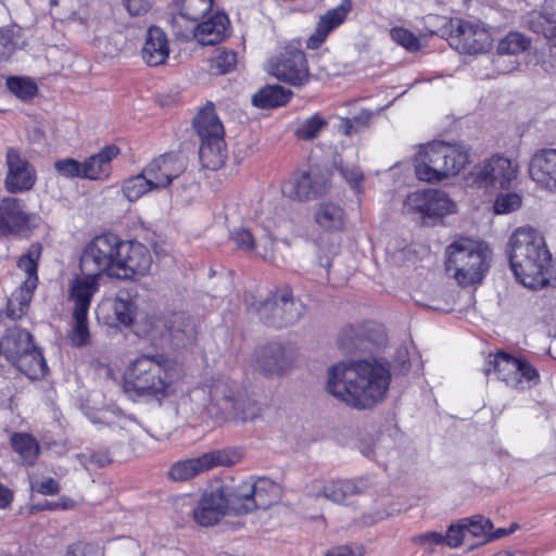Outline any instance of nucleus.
I'll use <instances>...</instances> for the list:
<instances>
[{"label": "nucleus", "mask_w": 556, "mask_h": 556, "mask_svg": "<svg viewBox=\"0 0 556 556\" xmlns=\"http://www.w3.org/2000/svg\"><path fill=\"white\" fill-rule=\"evenodd\" d=\"M391 381L388 367L366 359L332 365L327 391L356 409L372 408L387 393Z\"/></svg>", "instance_id": "f257e3e1"}, {"label": "nucleus", "mask_w": 556, "mask_h": 556, "mask_svg": "<svg viewBox=\"0 0 556 556\" xmlns=\"http://www.w3.org/2000/svg\"><path fill=\"white\" fill-rule=\"evenodd\" d=\"M173 368L161 355L142 354L134 359L122 377V389L134 401L162 402L175 392Z\"/></svg>", "instance_id": "f03ea898"}, {"label": "nucleus", "mask_w": 556, "mask_h": 556, "mask_svg": "<svg viewBox=\"0 0 556 556\" xmlns=\"http://www.w3.org/2000/svg\"><path fill=\"white\" fill-rule=\"evenodd\" d=\"M135 333L154 348L184 349L194 344L197 326L184 312L147 314L135 325Z\"/></svg>", "instance_id": "7ed1b4c3"}, {"label": "nucleus", "mask_w": 556, "mask_h": 556, "mask_svg": "<svg viewBox=\"0 0 556 556\" xmlns=\"http://www.w3.org/2000/svg\"><path fill=\"white\" fill-rule=\"evenodd\" d=\"M243 303L248 311L257 313L264 325L275 329L293 326L305 312V305L287 283L271 289L263 301L251 292L244 293Z\"/></svg>", "instance_id": "20e7f679"}, {"label": "nucleus", "mask_w": 556, "mask_h": 556, "mask_svg": "<svg viewBox=\"0 0 556 556\" xmlns=\"http://www.w3.org/2000/svg\"><path fill=\"white\" fill-rule=\"evenodd\" d=\"M80 273L70 280L66 295L72 309L67 340L78 349L91 342L88 314L92 299L100 290V278L86 271Z\"/></svg>", "instance_id": "39448f33"}, {"label": "nucleus", "mask_w": 556, "mask_h": 556, "mask_svg": "<svg viewBox=\"0 0 556 556\" xmlns=\"http://www.w3.org/2000/svg\"><path fill=\"white\" fill-rule=\"evenodd\" d=\"M489 267L490 251L471 240L455 241L446 249L445 269L460 287L480 283Z\"/></svg>", "instance_id": "423d86ee"}, {"label": "nucleus", "mask_w": 556, "mask_h": 556, "mask_svg": "<svg viewBox=\"0 0 556 556\" xmlns=\"http://www.w3.org/2000/svg\"><path fill=\"white\" fill-rule=\"evenodd\" d=\"M193 127L200 138L199 159L210 170L222 168L227 160L225 129L216 114L215 105L208 101L194 116Z\"/></svg>", "instance_id": "0eeeda50"}, {"label": "nucleus", "mask_w": 556, "mask_h": 556, "mask_svg": "<svg viewBox=\"0 0 556 556\" xmlns=\"http://www.w3.org/2000/svg\"><path fill=\"white\" fill-rule=\"evenodd\" d=\"M238 500H236L233 489L219 484L205 489L200 496L192 511L194 521L201 527H212L218 523L225 516H235L236 521H226L225 526L232 530H239L244 527L245 521L239 515Z\"/></svg>", "instance_id": "6e6552de"}, {"label": "nucleus", "mask_w": 556, "mask_h": 556, "mask_svg": "<svg viewBox=\"0 0 556 556\" xmlns=\"http://www.w3.org/2000/svg\"><path fill=\"white\" fill-rule=\"evenodd\" d=\"M484 374H493L496 380L507 388L525 391L541 382V375L525 356H516L504 350L490 353L485 364Z\"/></svg>", "instance_id": "1a4fd4ad"}, {"label": "nucleus", "mask_w": 556, "mask_h": 556, "mask_svg": "<svg viewBox=\"0 0 556 556\" xmlns=\"http://www.w3.org/2000/svg\"><path fill=\"white\" fill-rule=\"evenodd\" d=\"M122 239L112 232L96 236L84 248L79 269L101 279L103 275L115 279Z\"/></svg>", "instance_id": "9d476101"}, {"label": "nucleus", "mask_w": 556, "mask_h": 556, "mask_svg": "<svg viewBox=\"0 0 556 556\" xmlns=\"http://www.w3.org/2000/svg\"><path fill=\"white\" fill-rule=\"evenodd\" d=\"M42 250L40 242H33L16 261V267L26 275V278L8 300L5 313L13 320L21 319L29 308L39 283L38 268Z\"/></svg>", "instance_id": "9b49d317"}, {"label": "nucleus", "mask_w": 556, "mask_h": 556, "mask_svg": "<svg viewBox=\"0 0 556 556\" xmlns=\"http://www.w3.org/2000/svg\"><path fill=\"white\" fill-rule=\"evenodd\" d=\"M519 166L496 153L476 164L467 176V184L479 189H509L517 179Z\"/></svg>", "instance_id": "f8f14e48"}, {"label": "nucleus", "mask_w": 556, "mask_h": 556, "mask_svg": "<svg viewBox=\"0 0 556 556\" xmlns=\"http://www.w3.org/2000/svg\"><path fill=\"white\" fill-rule=\"evenodd\" d=\"M454 203L448 195L438 189H424L410 192L404 201V210L424 226H434L453 213Z\"/></svg>", "instance_id": "ddd939ff"}, {"label": "nucleus", "mask_w": 556, "mask_h": 556, "mask_svg": "<svg viewBox=\"0 0 556 556\" xmlns=\"http://www.w3.org/2000/svg\"><path fill=\"white\" fill-rule=\"evenodd\" d=\"M451 45L464 54L486 52L492 43L489 29L479 21L465 18L451 20Z\"/></svg>", "instance_id": "4468645a"}, {"label": "nucleus", "mask_w": 556, "mask_h": 556, "mask_svg": "<svg viewBox=\"0 0 556 556\" xmlns=\"http://www.w3.org/2000/svg\"><path fill=\"white\" fill-rule=\"evenodd\" d=\"M270 73L278 80L293 87H302L311 79L306 54L292 45L285 47L283 51L270 62Z\"/></svg>", "instance_id": "2eb2a0df"}, {"label": "nucleus", "mask_w": 556, "mask_h": 556, "mask_svg": "<svg viewBox=\"0 0 556 556\" xmlns=\"http://www.w3.org/2000/svg\"><path fill=\"white\" fill-rule=\"evenodd\" d=\"M330 180L320 172L296 169L283 181L282 193L298 202H309L327 194Z\"/></svg>", "instance_id": "dca6fc26"}, {"label": "nucleus", "mask_w": 556, "mask_h": 556, "mask_svg": "<svg viewBox=\"0 0 556 556\" xmlns=\"http://www.w3.org/2000/svg\"><path fill=\"white\" fill-rule=\"evenodd\" d=\"M7 173L3 185L11 194L30 191L37 182V170L31 162L17 147H9L5 151Z\"/></svg>", "instance_id": "f3484780"}, {"label": "nucleus", "mask_w": 556, "mask_h": 556, "mask_svg": "<svg viewBox=\"0 0 556 556\" xmlns=\"http://www.w3.org/2000/svg\"><path fill=\"white\" fill-rule=\"evenodd\" d=\"M152 266L149 249L135 240H122L116 271L118 280H137L147 276Z\"/></svg>", "instance_id": "a211bd4d"}, {"label": "nucleus", "mask_w": 556, "mask_h": 556, "mask_svg": "<svg viewBox=\"0 0 556 556\" xmlns=\"http://www.w3.org/2000/svg\"><path fill=\"white\" fill-rule=\"evenodd\" d=\"M238 500V510L243 516L257 509H267L277 502V485L268 479H260L252 484L244 483L233 489Z\"/></svg>", "instance_id": "6ab92c4d"}, {"label": "nucleus", "mask_w": 556, "mask_h": 556, "mask_svg": "<svg viewBox=\"0 0 556 556\" xmlns=\"http://www.w3.org/2000/svg\"><path fill=\"white\" fill-rule=\"evenodd\" d=\"M442 147V141H433L419 150L414 164L417 179L437 184L450 177Z\"/></svg>", "instance_id": "aec40b11"}, {"label": "nucleus", "mask_w": 556, "mask_h": 556, "mask_svg": "<svg viewBox=\"0 0 556 556\" xmlns=\"http://www.w3.org/2000/svg\"><path fill=\"white\" fill-rule=\"evenodd\" d=\"M214 0H175L176 11L172 15L170 25L174 35L189 40L194 24L201 21L213 9Z\"/></svg>", "instance_id": "412c9836"}, {"label": "nucleus", "mask_w": 556, "mask_h": 556, "mask_svg": "<svg viewBox=\"0 0 556 556\" xmlns=\"http://www.w3.org/2000/svg\"><path fill=\"white\" fill-rule=\"evenodd\" d=\"M31 229V214L22 199H0V238L18 237Z\"/></svg>", "instance_id": "4be33fe9"}, {"label": "nucleus", "mask_w": 556, "mask_h": 556, "mask_svg": "<svg viewBox=\"0 0 556 556\" xmlns=\"http://www.w3.org/2000/svg\"><path fill=\"white\" fill-rule=\"evenodd\" d=\"M188 166L187 157L180 152H166L154 157L144 168L153 187L159 190L168 187Z\"/></svg>", "instance_id": "5701e85b"}, {"label": "nucleus", "mask_w": 556, "mask_h": 556, "mask_svg": "<svg viewBox=\"0 0 556 556\" xmlns=\"http://www.w3.org/2000/svg\"><path fill=\"white\" fill-rule=\"evenodd\" d=\"M296 351L291 345L269 342L255 351L260 371L268 377L282 376L293 364Z\"/></svg>", "instance_id": "b1692460"}, {"label": "nucleus", "mask_w": 556, "mask_h": 556, "mask_svg": "<svg viewBox=\"0 0 556 556\" xmlns=\"http://www.w3.org/2000/svg\"><path fill=\"white\" fill-rule=\"evenodd\" d=\"M232 462L228 453L223 451L204 453L195 458L176 462L168 469V477L173 481H188L197 475L207 471L216 466H229Z\"/></svg>", "instance_id": "393cba45"}, {"label": "nucleus", "mask_w": 556, "mask_h": 556, "mask_svg": "<svg viewBox=\"0 0 556 556\" xmlns=\"http://www.w3.org/2000/svg\"><path fill=\"white\" fill-rule=\"evenodd\" d=\"M99 309L101 314L108 313L102 317L106 325L130 327L136 318L137 304L128 291L121 290L114 298L102 301Z\"/></svg>", "instance_id": "a878e982"}, {"label": "nucleus", "mask_w": 556, "mask_h": 556, "mask_svg": "<svg viewBox=\"0 0 556 556\" xmlns=\"http://www.w3.org/2000/svg\"><path fill=\"white\" fill-rule=\"evenodd\" d=\"M352 10V0H342L339 5L329 9L319 17L314 33L306 40V48L309 50L320 48L328 36L346 21Z\"/></svg>", "instance_id": "bb28decb"}, {"label": "nucleus", "mask_w": 556, "mask_h": 556, "mask_svg": "<svg viewBox=\"0 0 556 556\" xmlns=\"http://www.w3.org/2000/svg\"><path fill=\"white\" fill-rule=\"evenodd\" d=\"M529 175L542 188L556 191V148L536 150L529 162Z\"/></svg>", "instance_id": "cd10ccee"}, {"label": "nucleus", "mask_w": 556, "mask_h": 556, "mask_svg": "<svg viewBox=\"0 0 556 556\" xmlns=\"http://www.w3.org/2000/svg\"><path fill=\"white\" fill-rule=\"evenodd\" d=\"M230 21L224 12L212 14L206 21L197 22L190 31V39L195 38L203 46H214L228 36Z\"/></svg>", "instance_id": "c85d7f7f"}, {"label": "nucleus", "mask_w": 556, "mask_h": 556, "mask_svg": "<svg viewBox=\"0 0 556 556\" xmlns=\"http://www.w3.org/2000/svg\"><path fill=\"white\" fill-rule=\"evenodd\" d=\"M121 153L115 144L104 146L98 153L91 154L83 162V179L106 180L111 176L112 161Z\"/></svg>", "instance_id": "c756f323"}, {"label": "nucleus", "mask_w": 556, "mask_h": 556, "mask_svg": "<svg viewBox=\"0 0 556 556\" xmlns=\"http://www.w3.org/2000/svg\"><path fill=\"white\" fill-rule=\"evenodd\" d=\"M169 54L168 39L160 27L151 26L147 31L141 55L149 66L164 64Z\"/></svg>", "instance_id": "7c9ffc66"}, {"label": "nucleus", "mask_w": 556, "mask_h": 556, "mask_svg": "<svg viewBox=\"0 0 556 556\" xmlns=\"http://www.w3.org/2000/svg\"><path fill=\"white\" fill-rule=\"evenodd\" d=\"M1 342L2 354L10 364L35 346L30 332L21 327L9 328Z\"/></svg>", "instance_id": "2f4dec72"}, {"label": "nucleus", "mask_w": 556, "mask_h": 556, "mask_svg": "<svg viewBox=\"0 0 556 556\" xmlns=\"http://www.w3.org/2000/svg\"><path fill=\"white\" fill-rule=\"evenodd\" d=\"M11 365L30 380L43 379L49 371L43 353L37 346L26 351V353L12 362Z\"/></svg>", "instance_id": "473e14b6"}, {"label": "nucleus", "mask_w": 556, "mask_h": 556, "mask_svg": "<svg viewBox=\"0 0 556 556\" xmlns=\"http://www.w3.org/2000/svg\"><path fill=\"white\" fill-rule=\"evenodd\" d=\"M293 92L280 85H267L262 87L252 97V103L258 109H274L286 105Z\"/></svg>", "instance_id": "72a5a7b5"}, {"label": "nucleus", "mask_w": 556, "mask_h": 556, "mask_svg": "<svg viewBox=\"0 0 556 556\" xmlns=\"http://www.w3.org/2000/svg\"><path fill=\"white\" fill-rule=\"evenodd\" d=\"M315 222L326 231H342L345 226V212L333 202H321L316 208Z\"/></svg>", "instance_id": "f704fd0d"}, {"label": "nucleus", "mask_w": 556, "mask_h": 556, "mask_svg": "<svg viewBox=\"0 0 556 556\" xmlns=\"http://www.w3.org/2000/svg\"><path fill=\"white\" fill-rule=\"evenodd\" d=\"M224 401L232 408L233 417L238 420H253L261 415L260 405L254 400H251L245 391L225 395Z\"/></svg>", "instance_id": "c9c22d12"}, {"label": "nucleus", "mask_w": 556, "mask_h": 556, "mask_svg": "<svg viewBox=\"0 0 556 556\" xmlns=\"http://www.w3.org/2000/svg\"><path fill=\"white\" fill-rule=\"evenodd\" d=\"M443 143V154H446V166L450 177L460 173L462 169L470 162V149L463 142H445Z\"/></svg>", "instance_id": "e433bc0d"}, {"label": "nucleus", "mask_w": 556, "mask_h": 556, "mask_svg": "<svg viewBox=\"0 0 556 556\" xmlns=\"http://www.w3.org/2000/svg\"><path fill=\"white\" fill-rule=\"evenodd\" d=\"M10 441L13 451L18 454L25 465L31 466L35 464L39 455V444L31 434L16 432Z\"/></svg>", "instance_id": "4c0bfd02"}, {"label": "nucleus", "mask_w": 556, "mask_h": 556, "mask_svg": "<svg viewBox=\"0 0 556 556\" xmlns=\"http://www.w3.org/2000/svg\"><path fill=\"white\" fill-rule=\"evenodd\" d=\"M153 190L156 189L153 187V182L150 180L148 174L144 173V168H142L139 174L125 179L122 184V192L130 202H136Z\"/></svg>", "instance_id": "58836bf2"}, {"label": "nucleus", "mask_w": 556, "mask_h": 556, "mask_svg": "<svg viewBox=\"0 0 556 556\" xmlns=\"http://www.w3.org/2000/svg\"><path fill=\"white\" fill-rule=\"evenodd\" d=\"M359 493L361 490L355 481L349 479L331 480L323 488V495L338 504H343L346 498Z\"/></svg>", "instance_id": "ea45409f"}, {"label": "nucleus", "mask_w": 556, "mask_h": 556, "mask_svg": "<svg viewBox=\"0 0 556 556\" xmlns=\"http://www.w3.org/2000/svg\"><path fill=\"white\" fill-rule=\"evenodd\" d=\"M207 71L211 75H226L236 70L238 59L237 53L227 48H218L215 53L207 59Z\"/></svg>", "instance_id": "a19ab883"}, {"label": "nucleus", "mask_w": 556, "mask_h": 556, "mask_svg": "<svg viewBox=\"0 0 556 556\" xmlns=\"http://www.w3.org/2000/svg\"><path fill=\"white\" fill-rule=\"evenodd\" d=\"M465 528L467 533L473 536L483 539V542L490 539H497L507 534L505 529H498L495 533H492L493 523L489 518L481 515H476L471 518L464 519Z\"/></svg>", "instance_id": "79ce46f5"}, {"label": "nucleus", "mask_w": 556, "mask_h": 556, "mask_svg": "<svg viewBox=\"0 0 556 556\" xmlns=\"http://www.w3.org/2000/svg\"><path fill=\"white\" fill-rule=\"evenodd\" d=\"M364 340L365 333L362 325H346L341 329L337 343L342 352L350 354L355 352Z\"/></svg>", "instance_id": "37998d69"}, {"label": "nucleus", "mask_w": 556, "mask_h": 556, "mask_svg": "<svg viewBox=\"0 0 556 556\" xmlns=\"http://www.w3.org/2000/svg\"><path fill=\"white\" fill-rule=\"evenodd\" d=\"M5 85L9 91L22 101H29L38 93L37 83L27 76H10Z\"/></svg>", "instance_id": "c03bdc74"}, {"label": "nucleus", "mask_w": 556, "mask_h": 556, "mask_svg": "<svg viewBox=\"0 0 556 556\" xmlns=\"http://www.w3.org/2000/svg\"><path fill=\"white\" fill-rule=\"evenodd\" d=\"M327 126L328 121L319 113H315L298 124L294 136L300 140L309 141L317 138Z\"/></svg>", "instance_id": "a18cd8bd"}, {"label": "nucleus", "mask_w": 556, "mask_h": 556, "mask_svg": "<svg viewBox=\"0 0 556 556\" xmlns=\"http://www.w3.org/2000/svg\"><path fill=\"white\" fill-rule=\"evenodd\" d=\"M531 40L519 31L508 33L498 43L497 50L501 54H519L528 50Z\"/></svg>", "instance_id": "49530a36"}, {"label": "nucleus", "mask_w": 556, "mask_h": 556, "mask_svg": "<svg viewBox=\"0 0 556 556\" xmlns=\"http://www.w3.org/2000/svg\"><path fill=\"white\" fill-rule=\"evenodd\" d=\"M337 169L354 193L357 197H362L365 192V188L363 186L365 175L361 167L357 165L340 164Z\"/></svg>", "instance_id": "de8ad7c7"}, {"label": "nucleus", "mask_w": 556, "mask_h": 556, "mask_svg": "<svg viewBox=\"0 0 556 556\" xmlns=\"http://www.w3.org/2000/svg\"><path fill=\"white\" fill-rule=\"evenodd\" d=\"M391 39L410 53L420 51L421 43L419 38L408 28L394 26L390 29Z\"/></svg>", "instance_id": "09e8293b"}, {"label": "nucleus", "mask_w": 556, "mask_h": 556, "mask_svg": "<svg viewBox=\"0 0 556 556\" xmlns=\"http://www.w3.org/2000/svg\"><path fill=\"white\" fill-rule=\"evenodd\" d=\"M11 370L4 366H0V405L11 404L16 394V386L14 379L17 377L11 376Z\"/></svg>", "instance_id": "8fccbe9b"}, {"label": "nucleus", "mask_w": 556, "mask_h": 556, "mask_svg": "<svg viewBox=\"0 0 556 556\" xmlns=\"http://www.w3.org/2000/svg\"><path fill=\"white\" fill-rule=\"evenodd\" d=\"M522 203V198L516 192L500 193L493 203L495 214H508L517 211Z\"/></svg>", "instance_id": "3c124183"}, {"label": "nucleus", "mask_w": 556, "mask_h": 556, "mask_svg": "<svg viewBox=\"0 0 556 556\" xmlns=\"http://www.w3.org/2000/svg\"><path fill=\"white\" fill-rule=\"evenodd\" d=\"M54 169L56 173L65 178L74 179V178H80L83 179V165L81 162L73 159V157H65L60 159L54 162Z\"/></svg>", "instance_id": "603ef678"}, {"label": "nucleus", "mask_w": 556, "mask_h": 556, "mask_svg": "<svg viewBox=\"0 0 556 556\" xmlns=\"http://www.w3.org/2000/svg\"><path fill=\"white\" fill-rule=\"evenodd\" d=\"M230 239L242 251L251 252L256 247L254 236L245 228H238L230 232Z\"/></svg>", "instance_id": "864d4df0"}, {"label": "nucleus", "mask_w": 556, "mask_h": 556, "mask_svg": "<svg viewBox=\"0 0 556 556\" xmlns=\"http://www.w3.org/2000/svg\"><path fill=\"white\" fill-rule=\"evenodd\" d=\"M466 533L464 521L458 525H451L444 534L445 544L452 548L459 547L464 542Z\"/></svg>", "instance_id": "5fc2aeb1"}, {"label": "nucleus", "mask_w": 556, "mask_h": 556, "mask_svg": "<svg viewBox=\"0 0 556 556\" xmlns=\"http://www.w3.org/2000/svg\"><path fill=\"white\" fill-rule=\"evenodd\" d=\"M75 501L67 496H62L58 501H48L45 500L43 503L36 505L35 507L38 510H70L75 507Z\"/></svg>", "instance_id": "6e6d98bb"}, {"label": "nucleus", "mask_w": 556, "mask_h": 556, "mask_svg": "<svg viewBox=\"0 0 556 556\" xmlns=\"http://www.w3.org/2000/svg\"><path fill=\"white\" fill-rule=\"evenodd\" d=\"M123 3L131 16H141L150 11L153 0H123Z\"/></svg>", "instance_id": "4d7b16f0"}, {"label": "nucleus", "mask_w": 556, "mask_h": 556, "mask_svg": "<svg viewBox=\"0 0 556 556\" xmlns=\"http://www.w3.org/2000/svg\"><path fill=\"white\" fill-rule=\"evenodd\" d=\"M415 542L430 547L445 544L444 534L437 531L420 534L415 539Z\"/></svg>", "instance_id": "13d9d810"}, {"label": "nucleus", "mask_w": 556, "mask_h": 556, "mask_svg": "<svg viewBox=\"0 0 556 556\" xmlns=\"http://www.w3.org/2000/svg\"><path fill=\"white\" fill-rule=\"evenodd\" d=\"M36 491L42 495H55L60 492V484L53 478L47 477L37 484Z\"/></svg>", "instance_id": "bf43d9fd"}, {"label": "nucleus", "mask_w": 556, "mask_h": 556, "mask_svg": "<svg viewBox=\"0 0 556 556\" xmlns=\"http://www.w3.org/2000/svg\"><path fill=\"white\" fill-rule=\"evenodd\" d=\"M89 463L98 468H103L111 464L112 457L108 450H97L89 454Z\"/></svg>", "instance_id": "052dcab7"}, {"label": "nucleus", "mask_w": 556, "mask_h": 556, "mask_svg": "<svg viewBox=\"0 0 556 556\" xmlns=\"http://www.w3.org/2000/svg\"><path fill=\"white\" fill-rule=\"evenodd\" d=\"M371 117L372 112L364 109L357 115L351 117V119L355 124V127H357L358 131H361L369 126Z\"/></svg>", "instance_id": "680f3d73"}, {"label": "nucleus", "mask_w": 556, "mask_h": 556, "mask_svg": "<svg viewBox=\"0 0 556 556\" xmlns=\"http://www.w3.org/2000/svg\"><path fill=\"white\" fill-rule=\"evenodd\" d=\"M13 492L2 483H0V509H4L13 502Z\"/></svg>", "instance_id": "e2e57ef3"}, {"label": "nucleus", "mask_w": 556, "mask_h": 556, "mask_svg": "<svg viewBox=\"0 0 556 556\" xmlns=\"http://www.w3.org/2000/svg\"><path fill=\"white\" fill-rule=\"evenodd\" d=\"M325 556H356V554L352 547L348 545H341L331 547L329 551H327Z\"/></svg>", "instance_id": "0e129e2a"}, {"label": "nucleus", "mask_w": 556, "mask_h": 556, "mask_svg": "<svg viewBox=\"0 0 556 556\" xmlns=\"http://www.w3.org/2000/svg\"><path fill=\"white\" fill-rule=\"evenodd\" d=\"M64 556H86L85 548L81 543H72L67 546Z\"/></svg>", "instance_id": "69168bd1"}, {"label": "nucleus", "mask_w": 556, "mask_h": 556, "mask_svg": "<svg viewBox=\"0 0 556 556\" xmlns=\"http://www.w3.org/2000/svg\"><path fill=\"white\" fill-rule=\"evenodd\" d=\"M341 126L343 128V134L346 136H352L353 134L358 132L357 127L350 117H345L341 122Z\"/></svg>", "instance_id": "338daca9"}, {"label": "nucleus", "mask_w": 556, "mask_h": 556, "mask_svg": "<svg viewBox=\"0 0 556 556\" xmlns=\"http://www.w3.org/2000/svg\"><path fill=\"white\" fill-rule=\"evenodd\" d=\"M494 556H515V555L513 553H510V552H503V553H498V554H496Z\"/></svg>", "instance_id": "774afa93"}]
</instances>
